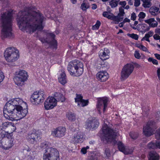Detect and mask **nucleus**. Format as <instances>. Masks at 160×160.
Masks as SVG:
<instances>
[{"mask_svg":"<svg viewBox=\"0 0 160 160\" xmlns=\"http://www.w3.org/2000/svg\"><path fill=\"white\" fill-rule=\"evenodd\" d=\"M45 19L40 12L30 11L19 12L16 18L19 28L31 34L37 30H42L44 26L43 22Z\"/></svg>","mask_w":160,"mask_h":160,"instance_id":"nucleus-1","label":"nucleus"},{"mask_svg":"<svg viewBox=\"0 0 160 160\" xmlns=\"http://www.w3.org/2000/svg\"><path fill=\"white\" fill-rule=\"evenodd\" d=\"M12 13L9 12L1 14L0 22L2 27L1 35L2 38L13 37L12 32Z\"/></svg>","mask_w":160,"mask_h":160,"instance_id":"nucleus-2","label":"nucleus"},{"mask_svg":"<svg viewBox=\"0 0 160 160\" xmlns=\"http://www.w3.org/2000/svg\"><path fill=\"white\" fill-rule=\"evenodd\" d=\"M23 104L24 101L22 99L16 98L12 99L7 102L4 107L3 114L4 117L7 119L11 121V118L15 112L16 107L18 104Z\"/></svg>","mask_w":160,"mask_h":160,"instance_id":"nucleus-3","label":"nucleus"},{"mask_svg":"<svg viewBox=\"0 0 160 160\" xmlns=\"http://www.w3.org/2000/svg\"><path fill=\"white\" fill-rule=\"evenodd\" d=\"M83 64L81 62L75 60L69 63L68 70L71 75L78 77L82 74L83 71Z\"/></svg>","mask_w":160,"mask_h":160,"instance_id":"nucleus-4","label":"nucleus"},{"mask_svg":"<svg viewBox=\"0 0 160 160\" xmlns=\"http://www.w3.org/2000/svg\"><path fill=\"white\" fill-rule=\"evenodd\" d=\"M102 131L103 136L107 142L116 143L115 138L118 136V131L112 130L105 124L102 126Z\"/></svg>","mask_w":160,"mask_h":160,"instance_id":"nucleus-5","label":"nucleus"},{"mask_svg":"<svg viewBox=\"0 0 160 160\" xmlns=\"http://www.w3.org/2000/svg\"><path fill=\"white\" fill-rule=\"evenodd\" d=\"M4 54L6 61L8 62L12 63V66H15V65L13 62L16 61L19 57L18 50L15 48L9 47L4 51Z\"/></svg>","mask_w":160,"mask_h":160,"instance_id":"nucleus-6","label":"nucleus"},{"mask_svg":"<svg viewBox=\"0 0 160 160\" xmlns=\"http://www.w3.org/2000/svg\"><path fill=\"white\" fill-rule=\"evenodd\" d=\"M0 137V147L2 149L8 150L13 146V139L9 134L3 131L1 133Z\"/></svg>","mask_w":160,"mask_h":160,"instance_id":"nucleus-7","label":"nucleus"},{"mask_svg":"<svg viewBox=\"0 0 160 160\" xmlns=\"http://www.w3.org/2000/svg\"><path fill=\"white\" fill-rule=\"evenodd\" d=\"M25 104H18L16 109L13 114L11 118V121L17 120L20 119L25 117L28 113V110L25 108H23L27 107V103L24 102Z\"/></svg>","mask_w":160,"mask_h":160,"instance_id":"nucleus-8","label":"nucleus"},{"mask_svg":"<svg viewBox=\"0 0 160 160\" xmlns=\"http://www.w3.org/2000/svg\"><path fill=\"white\" fill-rule=\"evenodd\" d=\"M43 160H59V154L56 148H48L44 151Z\"/></svg>","mask_w":160,"mask_h":160,"instance_id":"nucleus-9","label":"nucleus"},{"mask_svg":"<svg viewBox=\"0 0 160 160\" xmlns=\"http://www.w3.org/2000/svg\"><path fill=\"white\" fill-rule=\"evenodd\" d=\"M28 77L27 72L25 70H21L15 72L13 79L17 85L22 86L24 85V82L28 79Z\"/></svg>","mask_w":160,"mask_h":160,"instance_id":"nucleus-10","label":"nucleus"},{"mask_svg":"<svg viewBox=\"0 0 160 160\" xmlns=\"http://www.w3.org/2000/svg\"><path fill=\"white\" fill-rule=\"evenodd\" d=\"M134 68L133 65L130 63L125 65L121 72V80L123 81L127 78L133 72Z\"/></svg>","mask_w":160,"mask_h":160,"instance_id":"nucleus-11","label":"nucleus"},{"mask_svg":"<svg viewBox=\"0 0 160 160\" xmlns=\"http://www.w3.org/2000/svg\"><path fill=\"white\" fill-rule=\"evenodd\" d=\"M45 98L44 92L41 91L34 92L31 98V99L34 104H38L42 102Z\"/></svg>","mask_w":160,"mask_h":160,"instance_id":"nucleus-12","label":"nucleus"},{"mask_svg":"<svg viewBox=\"0 0 160 160\" xmlns=\"http://www.w3.org/2000/svg\"><path fill=\"white\" fill-rule=\"evenodd\" d=\"M16 129V127L13 123L9 122H5L2 123L0 126L1 132L3 131L7 132L8 134L12 133Z\"/></svg>","mask_w":160,"mask_h":160,"instance_id":"nucleus-13","label":"nucleus"},{"mask_svg":"<svg viewBox=\"0 0 160 160\" xmlns=\"http://www.w3.org/2000/svg\"><path fill=\"white\" fill-rule=\"evenodd\" d=\"M47 38L46 39L41 38V41L43 43L47 42L53 48L56 49L57 47V42L54 39L55 35L52 33H49L47 34Z\"/></svg>","mask_w":160,"mask_h":160,"instance_id":"nucleus-14","label":"nucleus"},{"mask_svg":"<svg viewBox=\"0 0 160 160\" xmlns=\"http://www.w3.org/2000/svg\"><path fill=\"white\" fill-rule=\"evenodd\" d=\"M154 122L152 121L148 122L146 126L143 128V132L144 135L147 137H149L154 133L153 125Z\"/></svg>","mask_w":160,"mask_h":160,"instance_id":"nucleus-15","label":"nucleus"},{"mask_svg":"<svg viewBox=\"0 0 160 160\" xmlns=\"http://www.w3.org/2000/svg\"><path fill=\"white\" fill-rule=\"evenodd\" d=\"M108 98L106 97L100 98L98 99L97 108L100 114H101L100 109H103L104 112L106 108L107 107V103L108 101Z\"/></svg>","mask_w":160,"mask_h":160,"instance_id":"nucleus-16","label":"nucleus"},{"mask_svg":"<svg viewBox=\"0 0 160 160\" xmlns=\"http://www.w3.org/2000/svg\"><path fill=\"white\" fill-rule=\"evenodd\" d=\"M99 124L98 120L96 118H90L86 122V128L89 129H95L98 127Z\"/></svg>","mask_w":160,"mask_h":160,"instance_id":"nucleus-17","label":"nucleus"},{"mask_svg":"<svg viewBox=\"0 0 160 160\" xmlns=\"http://www.w3.org/2000/svg\"><path fill=\"white\" fill-rule=\"evenodd\" d=\"M56 105V100L54 97H49L47 98L44 104V108L47 110L53 108Z\"/></svg>","mask_w":160,"mask_h":160,"instance_id":"nucleus-18","label":"nucleus"},{"mask_svg":"<svg viewBox=\"0 0 160 160\" xmlns=\"http://www.w3.org/2000/svg\"><path fill=\"white\" fill-rule=\"evenodd\" d=\"M65 127H59L52 130L51 135L54 137L61 138L65 135Z\"/></svg>","mask_w":160,"mask_h":160,"instance_id":"nucleus-19","label":"nucleus"},{"mask_svg":"<svg viewBox=\"0 0 160 160\" xmlns=\"http://www.w3.org/2000/svg\"><path fill=\"white\" fill-rule=\"evenodd\" d=\"M40 137L39 132L37 131L29 134L27 137V139L30 143H34L37 142Z\"/></svg>","mask_w":160,"mask_h":160,"instance_id":"nucleus-20","label":"nucleus"},{"mask_svg":"<svg viewBox=\"0 0 160 160\" xmlns=\"http://www.w3.org/2000/svg\"><path fill=\"white\" fill-rule=\"evenodd\" d=\"M83 97L80 94H76L75 98V101L77 102L78 105L80 107H84L87 105L88 103V100H84L82 99Z\"/></svg>","mask_w":160,"mask_h":160,"instance_id":"nucleus-21","label":"nucleus"},{"mask_svg":"<svg viewBox=\"0 0 160 160\" xmlns=\"http://www.w3.org/2000/svg\"><path fill=\"white\" fill-rule=\"evenodd\" d=\"M97 79L101 82H105L109 77L108 73L106 71L98 72L96 75Z\"/></svg>","mask_w":160,"mask_h":160,"instance_id":"nucleus-22","label":"nucleus"},{"mask_svg":"<svg viewBox=\"0 0 160 160\" xmlns=\"http://www.w3.org/2000/svg\"><path fill=\"white\" fill-rule=\"evenodd\" d=\"M82 135L81 132H79L74 134L72 137V141L74 143L81 142H82Z\"/></svg>","mask_w":160,"mask_h":160,"instance_id":"nucleus-23","label":"nucleus"},{"mask_svg":"<svg viewBox=\"0 0 160 160\" xmlns=\"http://www.w3.org/2000/svg\"><path fill=\"white\" fill-rule=\"evenodd\" d=\"M109 51L107 48H104V50H101L99 52V56L100 58L103 60H105L108 58V54Z\"/></svg>","mask_w":160,"mask_h":160,"instance_id":"nucleus-24","label":"nucleus"},{"mask_svg":"<svg viewBox=\"0 0 160 160\" xmlns=\"http://www.w3.org/2000/svg\"><path fill=\"white\" fill-rule=\"evenodd\" d=\"M54 98L56 100V102L60 101L61 102H63L65 101V98L64 96L60 93L56 92L54 93Z\"/></svg>","mask_w":160,"mask_h":160,"instance_id":"nucleus-25","label":"nucleus"},{"mask_svg":"<svg viewBox=\"0 0 160 160\" xmlns=\"http://www.w3.org/2000/svg\"><path fill=\"white\" fill-rule=\"evenodd\" d=\"M58 81L62 85H64L67 82V79L65 74L64 72H62L58 78Z\"/></svg>","mask_w":160,"mask_h":160,"instance_id":"nucleus-26","label":"nucleus"},{"mask_svg":"<svg viewBox=\"0 0 160 160\" xmlns=\"http://www.w3.org/2000/svg\"><path fill=\"white\" fill-rule=\"evenodd\" d=\"M149 160H158L159 156L158 154L154 151L151 152L149 153Z\"/></svg>","mask_w":160,"mask_h":160,"instance_id":"nucleus-27","label":"nucleus"},{"mask_svg":"<svg viewBox=\"0 0 160 160\" xmlns=\"http://www.w3.org/2000/svg\"><path fill=\"white\" fill-rule=\"evenodd\" d=\"M23 153L26 158H32L35 152L34 151H31L29 148L28 149H25L23 151Z\"/></svg>","mask_w":160,"mask_h":160,"instance_id":"nucleus-28","label":"nucleus"},{"mask_svg":"<svg viewBox=\"0 0 160 160\" xmlns=\"http://www.w3.org/2000/svg\"><path fill=\"white\" fill-rule=\"evenodd\" d=\"M159 8L155 6H153L151 7L149 9V12L150 14L152 15H156L158 13Z\"/></svg>","mask_w":160,"mask_h":160,"instance_id":"nucleus-29","label":"nucleus"},{"mask_svg":"<svg viewBox=\"0 0 160 160\" xmlns=\"http://www.w3.org/2000/svg\"><path fill=\"white\" fill-rule=\"evenodd\" d=\"M66 117L68 119L72 122L74 121L76 118L75 114L71 112H68L66 114Z\"/></svg>","mask_w":160,"mask_h":160,"instance_id":"nucleus-30","label":"nucleus"},{"mask_svg":"<svg viewBox=\"0 0 160 160\" xmlns=\"http://www.w3.org/2000/svg\"><path fill=\"white\" fill-rule=\"evenodd\" d=\"M153 34V32L152 31H149L148 33L146 34L145 35V36L142 38V40H145L146 41L150 42V41L149 39V38L152 36Z\"/></svg>","mask_w":160,"mask_h":160,"instance_id":"nucleus-31","label":"nucleus"},{"mask_svg":"<svg viewBox=\"0 0 160 160\" xmlns=\"http://www.w3.org/2000/svg\"><path fill=\"white\" fill-rule=\"evenodd\" d=\"M143 2L142 6L145 8L150 7L152 5L151 1L152 0H141Z\"/></svg>","mask_w":160,"mask_h":160,"instance_id":"nucleus-32","label":"nucleus"},{"mask_svg":"<svg viewBox=\"0 0 160 160\" xmlns=\"http://www.w3.org/2000/svg\"><path fill=\"white\" fill-rule=\"evenodd\" d=\"M148 147L150 149H155L157 148V142L155 143L152 142H150L148 144Z\"/></svg>","mask_w":160,"mask_h":160,"instance_id":"nucleus-33","label":"nucleus"},{"mask_svg":"<svg viewBox=\"0 0 160 160\" xmlns=\"http://www.w3.org/2000/svg\"><path fill=\"white\" fill-rule=\"evenodd\" d=\"M119 0H112L109 2V4L112 8L116 7L118 4Z\"/></svg>","mask_w":160,"mask_h":160,"instance_id":"nucleus-34","label":"nucleus"},{"mask_svg":"<svg viewBox=\"0 0 160 160\" xmlns=\"http://www.w3.org/2000/svg\"><path fill=\"white\" fill-rule=\"evenodd\" d=\"M133 152V149H130L128 147H126L122 152L125 154H131Z\"/></svg>","mask_w":160,"mask_h":160,"instance_id":"nucleus-35","label":"nucleus"},{"mask_svg":"<svg viewBox=\"0 0 160 160\" xmlns=\"http://www.w3.org/2000/svg\"><path fill=\"white\" fill-rule=\"evenodd\" d=\"M118 145L119 150L122 152L123 151L124 149L126 147H125L123 144L120 142H118Z\"/></svg>","mask_w":160,"mask_h":160,"instance_id":"nucleus-36","label":"nucleus"},{"mask_svg":"<svg viewBox=\"0 0 160 160\" xmlns=\"http://www.w3.org/2000/svg\"><path fill=\"white\" fill-rule=\"evenodd\" d=\"M123 19V18L121 17L120 16H119L118 15L116 16H115L114 18H113V20L116 22H116V23H118V22L122 21Z\"/></svg>","mask_w":160,"mask_h":160,"instance_id":"nucleus-37","label":"nucleus"},{"mask_svg":"<svg viewBox=\"0 0 160 160\" xmlns=\"http://www.w3.org/2000/svg\"><path fill=\"white\" fill-rule=\"evenodd\" d=\"M89 8V6L88 3L83 2L81 6V8L83 10H86Z\"/></svg>","mask_w":160,"mask_h":160,"instance_id":"nucleus-38","label":"nucleus"},{"mask_svg":"<svg viewBox=\"0 0 160 160\" xmlns=\"http://www.w3.org/2000/svg\"><path fill=\"white\" fill-rule=\"evenodd\" d=\"M125 14V12H124V9L122 7H120L119 8V12L118 14L119 16L122 17Z\"/></svg>","mask_w":160,"mask_h":160,"instance_id":"nucleus-39","label":"nucleus"},{"mask_svg":"<svg viewBox=\"0 0 160 160\" xmlns=\"http://www.w3.org/2000/svg\"><path fill=\"white\" fill-rule=\"evenodd\" d=\"M130 136L131 138L133 139H136L138 137V134L137 132H131L130 133Z\"/></svg>","mask_w":160,"mask_h":160,"instance_id":"nucleus-40","label":"nucleus"},{"mask_svg":"<svg viewBox=\"0 0 160 160\" xmlns=\"http://www.w3.org/2000/svg\"><path fill=\"white\" fill-rule=\"evenodd\" d=\"M138 47L142 51L150 53L146 47L142 45H140L138 46Z\"/></svg>","mask_w":160,"mask_h":160,"instance_id":"nucleus-41","label":"nucleus"},{"mask_svg":"<svg viewBox=\"0 0 160 160\" xmlns=\"http://www.w3.org/2000/svg\"><path fill=\"white\" fill-rule=\"evenodd\" d=\"M148 61L149 62H152L153 64L157 65L158 64V61L154 59H153L152 58L150 57L148 59Z\"/></svg>","mask_w":160,"mask_h":160,"instance_id":"nucleus-42","label":"nucleus"},{"mask_svg":"<svg viewBox=\"0 0 160 160\" xmlns=\"http://www.w3.org/2000/svg\"><path fill=\"white\" fill-rule=\"evenodd\" d=\"M128 36L134 39L135 40H137L138 38V35L137 34H134V33L128 34Z\"/></svg>","mask_w":160,"mask_h":160,"instance_id":"nucleus-43","label":"nucleus"},{"mask_svg":"<svg viewBox=\"0 0 160 160\" xmlns=\"http://www.w3.org/2000/svg\"><path fill=\"white\" fill-rule=\"evenodd\" d=\"M146 14L145 13L143 12H140L138 15V17L139 18V20H140L141 19H143L145 17Z\"/></svg>","mask_w":160,"mask_h":160,"instance_id":"nucleus-44","label":"nucleus"},{"mask_svg":"<svg viewBox=\"0 0 160 160\" xmlns=\"http://www.w3.org/2000/svg\"><path fill=\"white\" fill-rule=\"evenodd\" d=\"M155 21V19L153 18H151L145 20V22L148 24L150 26L151 23Z\"/></svg>","mask_w":160,"mask_h":160,"instance_id":"nucleus-45","label":"nucleus"},{"mask_svg":"<svg viewBox=\"0 0 160 160\" xmlns=\"http://www.w3.org/2000/svg\"><path fill=\"white\" fill-rule=\"evenodd\" d=\"M155 137L157 139H160V128L157 130L155 133Z\"/></svg>","mask_w":160,"mask_h":160,"instance_id":"nucleus-46","label":"nucleus"},{"mask_svg":"<svg viewBox=\"0 0 160 160\" xmlns=\"http://www.w3.org/2000/svg\"><path fill=\"white\" fill-rule=\"evenodd\" d=\"M101 24L100 21H97L95 25L93 26V29H98L99 28Z\"/></svg>","mask_w":160,"mask_h":160,"instance_id":"nucleus-47","label":"nucleus"},{"mask_svg":"<svg viewBox=\"0 0 160 160\" xmlns=\"http://www.w3.org/2000/svg\"><path fill=\"white\" fill-rule=\"evenodd\" d=\"M5 78L3 72L0 70V83L2 82Z\"/></svg>","mask_w":160,"mask_h":160,"instance_id":"nucleus-48","label":"nucleus"},{"mask_svg":"<svg viewBox=\"0 0 160 160\" xmlns=\"http://www.w3.org/2000/svg\"><path fill=\"white\" fill-rule=\"evenodd\" d=\"M134 56L135 58L138 59H140L141 57V56L139 52L137 51H136L135 52Z\"/></svg>","mask_w":160,"mask_h":160,"instance_id":"nucleus-49","label":"nucleus"},{"mask_svg":"<svg viewBox=\"0 0 160 160\" xmlns=\"http://www.w3.org/2000/svg\"><path fill=\"white\" fill-rule=\"evenodd\" d=\"M103 16L107 18L108 19H111V16L108 14V13L107 12H104L103 13Z\"/></svg>","mask_w":160,"mask_h":160,"instance_id":"nucleus-50","label":"nucleus"},{"mask_svg":"<svg viewBox=\"0 0 160 160\" xmlns=\"http://www.w3.org/2000/svg\"><path fill=\"white\" fill-rule=\"evenodd\" d=\"M140 0H134V5L135 7H138L140 5Z\"/></svg>","mask_w":160,"mask_h":160,"instance_id":"nucleus-51","label":"nucleus"},{"mask_svg":"<svg viewBox=\"0 0 160 160\" xmlns=\"http://www.w3.org/2000/svg\"><path fill=\"white\" fill-rule=\"evenodd\" d=\"M95 66L96 68L98 69H100L102 67V65L99 62L96 63Z\"/></svg>","mask_w":160,"mask_h":160,"instance_id":"nucleus-52","label":"nucleus"},{"mask_svg":"<svg viewBox=\"0 0 160 160\" xmlns=\"http://www.w3.org/2000/svg\"><path fill=\"white\" fill-rule=\"evenodd\" d=\"M105 154L107 157H109L110 155V150L108 149H106L105 151Z\"/></svg>","mask_w":160,"mask_h":160,"instance_id":"nucleus-53","label":"nucleus"},{"mask_svg":"<svg viewBox=\"0 0 160 160\" xmlns=\"http://www.w3.org/2000/svg\"><path fill=\"white\" fill-rule=\"evenodd\" d=\"M136 18V15L134 12H133L131 15V19L135 21Z\"/></svg>","mask_w":160,"mask_h":160,"instance_id":"nucleus-54","label":"nucleus"},{"mask_svg":"<svg viewBox=\"0 0 160 160\" xmlns=\"http://www.w3.org/2000/svg\"><path fill=\"white\" fill-rule=\"evenodd\" d=\"M119 4L121 5L123 8L126 6V2L125 1H121L119 2Z\"/></svg>","mask_w":160,"mask_h":160,"instance_id":"nucleus-55","label":"nucleus"},{"mask_svg":"<svg viewBox=\"0 0 160 160\" xmlns=\"http://www.w3.org/2000/svg\"><path fill=\"white\" fill-rule=\"evenodd\" d=\"M158 24V22L156 21H155V23L152 22L151 24L150 27L152 28H154L157 27Z\"/></svg>","mask_w":160,"mask_h":160,"instance_id":"nucleus-56","label":"nucleus"},{"mask_svg":"<svg viewBox=\"0 0 160 160\" xmlns=\"http://www.w3.org/2000/svg\"><path fill=\"white\" fill-rule=\"evenodd\" d=\"M154 38L157 40H160V36L157 35V34H155L153 36Z\"/></svg>","mask_w":160,"mask_h":160,"instance_id":"nucleus-57","label":"nucleus"},{"mask_svg":"<svg viewBox=\"0 0 160 160\" xmlns=\"http://www.w3.org/2000/svg\"><path fill=\"white\" fill-rule=\"evenodd\" d=\"M156 118L158 120H160V111L157 112L156 114Z\"/></svg>","mask_w":160,"mask_h":160,"instance_id":"nucleus-58","label":"nucleus"},{"mask_svg":"<svg viewBox=\"0 0 160 160\" xmlns=\"http://www.w3.org/2000/svg\"><path fill=\"white\" fill-rule=\"evenodd\" d=\"M81 152L83 154H85L87 153V150L85 148H82L81 150Z\"/></svg>","mask_w":160,"mask_h":160,"instance_id":"nucleus-59","label":"nucleus"},{"mask_svg":"<svg viewBox=\"0 0 160 160\" xmlns=\"http://www.w3.org/2000/svg\"><path fill=\"white\" fill-rule=\"evenodd\" d=\"M157 73L158 79L160 80V68L158 69L157 71Z\"/></svg>","mask_w":160,"mask_h":160,"instance_id":"nucleus-60","label":"nucleus"},{"mask_svg":"<svg viewBox=\"0 0 160 160\" xmlns=\"http://www.w3.org/2000/svg\"><path fill=\"white\" fill-rule=\"evenodd\" d=\"M155 32L156 33V34L160 35V28H156L155 30Z\"/></svg>","mask_w":160,"mask_h":160,"instance_id":"nucleus-61","label":"nucleus"},{"mask_svg":"<svg viewBox=\"0 0 160 160\" xmlns=\"http://www.w3.org/2000/svg\"><path fill=\"white\" fill-rule=\"evenodd\" d=\"M122 22H124V23L127 22H130V20L128 19L127 18H125Z\"/></svg>","mask_w":160,"mask_h":160,"instance_id":"nucleus-62","label":"nucleus"},{"mask_svg":"<svg viewBox=\"0 0 160 160\" xmlns=\"http://www.w3.org/2000/svg\"><path fill=\"white\" fill-rule=\"evenodd\" d=\"M155 57L158 60H160V55L157 53L154 54Z\"/></svg>","mask_w":160,"mask_h":160,"instance_id":"nucleus-63","label":"nucleus"},{"mask_svg":"<svg viewBox=\"0 0 160 160\" xmlns=\"http://www.w3.org/2000/svg\"><path fill=\"white\" fill-rule=\"evenodd\" d=\"M97 5L96 4H93L92 5V9H95L97 8Z\"/></svg>","mask_w":160,"mask_h":160,"instance_id":"nucleus-64","label":"nucleus"}]
</instances>
